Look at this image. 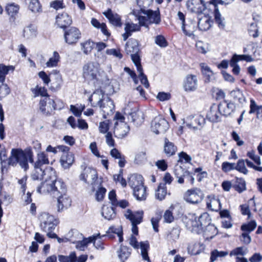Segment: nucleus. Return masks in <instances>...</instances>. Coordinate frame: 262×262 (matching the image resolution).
Listing matches in <instances>:
<instances>
[{
  "label": "nucleus",
  "mask_w": 262,
  "mask_h": 262,
  "mask_svg": "<svg viewBox=\"0 0 262 262\" xmlns=\"http://www.w3.org/2000/svg\"><path fill=\"white\" fill-rule=\"evenodd\" d=\"M50 179L38 186L37 189L39 193H50L54 195H58L66 192L67 188L65 184L61 179H57L55 170L50 171Z\"/></svg>",
  "instance_id": "obj_1"
},
{
  "label": "nucleus",
  "mask_w": 262,
  "mask_h": 262,
  "mask_svg": "<svg viewBox=\"0 0 262 262\" xmlns=\"http://www.w3.org/2000/svg\"><path fill=\"white\" fill-rule=\"evenodd\" d=\"M0 160L2 164L8 161L9 165L15 166L19 163L20 167L25 170L29 168L26 153L20 148H13L11 151V156L8 159L6 149H2L0 151Z\"/></svg>",
  "instance_id": "obj_2"
},
{
  "label": "nucleus",
  "mask_w": 262,
  "mask_h": 262,
  "mask_svg": "<svg viewBox=\"0 0 262 262\" xmlns=\"http://www.w3.org/2000/svg\"><path fill=\"white\" fill-rule=\"evenodd\" d=\"M130 14L137 17L141 25L146 27L152 24L158 25L161 22L160 13L159 10L153 11L147 9L140 13L137 9L134 8L132 10Z\"/></svg>",
  "instance_id": "obj_3"
},
{
  "label": "nucleus",
  "mask_w": 262,
  "mask_h": 262,
  "mask_svg": "<svg viewBox=\"0 0 262 262\" xmlns=\"http://www.w3.org/2000/svg\"><path fill=\"white\" fill-rule=\"evenodd\" d=\"M125 217L129 220L132 225V232L136 235L138 234V228L137 225L142 222L143 211H138L136 212H132L131 210L127 209L124 214Z\"/></svg>",
  "instance_id": "obj_4"
},
{
  "label": "nucleus",
  "mask_w": 262,
  "mask_h": 262,
  "mask_svg": "<svg viewBox=\"0 0 262 262\" xmlns=\"http://www.w3.org/2000/svg\"><path fill=\"white\" fill-rule=\"evenodd\" d=\"M40 227L43 231H52L57 225V222L53 215L43 212L39 216Z\"/></svg>",
  "instance_id": "obj_5"
},
{
  "label": "nucleus",
  "mask_w": 262,
  "mask_h": 262,
  "mask_svg": "<svg viewBox=\"0 0 262 262\" xmlns=\"http://www.w3.org/2000/svg\"><path fill=\"white\" fill-rule=\"evenodd\" d=\"M174 173L176 177L178 179V183L182 184L186 182L193 184L194 181V178L192 177L191 173L188 171L183 168L181 166L177 165L174 167Z\"/></svg>",
  "instance_id": "obj_6"
},
{
  "label": "nucleus",
  "mask_w": 262,
  "mask_h": 262,
  "mask_svg": "<svg viewBox=\"0 0 262 262\" xmlns=\"http://www.w3.org/2000/svg\"><path fill=\"white\" fill-rule=\"evenodd\" d=\"M99 64L90 62H88L83 67V76L88 80L96 79L99 73Z\"/></svg>",
  "instance_id": "obj_7"
},
{
  "label": "nucleus",
  "mask_w": 262,
  "mask_h": 262,
  "mask_svg": "<svg viewBox=\"0 0 262 262\" xmlns=\"http://www.w3.org/2000/svg\"><path fill=\"white\" fill-rule=\"evenodd\" d=\"M184 123L189 128L199 129L203 127L205 123L204 117L200 115H190L184 120Z\"/></svg>",
  "instance_id": "obj_8"
},
{
  "label": "nucleus",
  "mask_w": 262,
  "mask_h": 262,
  "mask_svg": "<svg viewBox=\"0 0 262 262\" xmlns=\"http://www.w3.org/2000/svg\"><path fill=\"white\" fill-rule=\"evenodd\" d=\"M151 128L156 134H163L168 128V123L162 117H156L151 122Z\"/></svg>",
  "instance_id": "obj_9"
},
{
  "label": "nucleus",
  "mask_w": 262,
  "mask_h": 262,
  "mask_svg": "<svg viewBox=\"0 0 262 262\" xmlns=\"http://www.w3.org/2000/svg\"><path fill=\"white\" fill-rule=\"evenodd\" d=\"M203 192L198 188L188 190L184 195L185 200L191 204H198L201 202L203 198Z\"/></svg>",
  "instance_id": "obj_10"
},
{
  "label": "nucleus",
  "mask_w": 262,
  "mask_h": 262,
  "mask_svg": "<svg viewBox=\"0 0 262 262\" xmlns=\"http://www.w3.org/2000/svg\"><path fill=\"white\" fill-rule=\"evenodd\" d=\"M80 37L81 33L76 27H71L64 31V40L69 45L75 44Z\"/></svg>",
  "instance_id": "obj_11"
},
{
  "label": "nucleus",
  "mask_w": 262,
  "mask_h": 262,
  "mask_svg": "<svg viewBox=\"0 0 262 262\" xmlns=\"http://www.w3.org/2000/svg\"><path fill=\"white\" fill-rule=\"evenodd\" d=\"M198 87V79L197 76L193 74H188L186 76L183 81V88L187 92L195 91Z\"/></svg>",
  "instance_id": "obj_12"
},
{
  "label": "nucleus",
  "mask_w": 262,
  "mask_h": 262,
  "mask_svg": "<svg viewBox=\"0 0 262 262\" xmlns=\"http://www.w3.org/2000/svg\"><path fill=\"white\" fill-rule=\"evenodd\" d=\"M129 130V126L124 122L116 121L115 123L114 134L118 138L122 139L125 137Z\"/></svg>",
  "instance_id": "obj_13"
},
{
  "label": "nucleus",
  "mask_w": 262,
  "mask_h": 262,
  "mask_svg": "<svg viewBox=\"0 0 262 262\" xmlns=\"http://www.w3.org/2000/svg\"><path fill=\"white\" fill-rule=\"evenodd\" d=\"M97 173L96 171L91 168H85L83 172L80 176L81 180L85 183L93 184L97 179Z\"/></svg>",
  "instance_id": "obj_14"
},
{
  "label": "nucleus",
  "mask_w": 262,
  "mask_h": 262,
  "mask_svg": "<svg viewBox=\"0 0 262 262\" xmlns=\"http://www.w3.org/2000/svg\"><path fill=\"white\" fill-rule=\"evenodd\" d=\"M107 96L102 90L97 89L89 98V101L93 107H97L103 102V99Z\"/></svg>",
  "instance_id": "obj_15"
},
{
  "label": "nucleus",
  "mask_w": 262,
  "mask_h": 262,
  "mask_svg": "<svg viewBox=\"0 0 262 262\" xmlns=\"http://www.w3.org/2000/svg\"><path fill=\"white\" fill-rule=\"evenodd\" d=\"M102 14L108 19L112 25L116 27H121L122 23L120 16L117 13L114 12L111 9H108Z\"/></svg>",
  "instance_id": "obj_16"
},
{
  "label": "nucleus",
  "mask_w": 262,
  "mask_h": 262,
  "mask_svg": "<svg viewBox=\"0 0 262 262\" xmlns=\"http://www.w3.org/2000/svg\"><path fill=\"white\" fill-rule=\"evenodd\" d=\"M217 106L220 113L224 116L230 115L235 109V104L227 100H224L221 102Z\"/></svg>",
  "instance_id": "obj_17"
},
{
  "label": "nucleus",
  "mask_w": 262,
  "mask_h": 262,
  "mask_svg": "<svg viewBox=\"0 0 262 262\" xmlns=\"http://www.w3.org/2000/svg\"><path fill=\"white\" fill-rule=\"evenodd\" d=\"M181 28L186 35L189 37L194 36V32L197 28L196 21L191 19H188L187 23L182 25Z\"/></svg>",
  "instance_id": "obj_18"
},
{
  "label": "nucleus",
  "mask_w": 262,
  "mask_h": 262,
  "mask_svg": "<svg viewBox=\"0 0 262 262\" xmlns=\"http://www.w3.org/2000/svg\"><path fill=\"white\" fill-rule=\"evenodd\" d=\"M221 115L222 114L219 112L217 105L214 103L210 106L206 117L210 121L216 122L220 120Z\"/></svg>",
  "instance_id": "obj_19"
},
{
  "label": "nucleus",
  "mask_w": 262,
  "mask_h": 262,
  "mask_svg": "<svg viewBox=\"0 0 262 262\" xmlns=\"http://www.w3.org/2000/svg\"><path fill=\"white\" fill-rule=\"evenodd\" d=\"M105 115H109L113 113L115 108L113 101L108 97H105L103 102L98 106Z\"/></svg>",
  "instance_id": "obj_20"
},
{
  "label": "nucleus",
  "mask_w": 262,
  "mask_h": 262,
  "mask_svg": "<svg viewBox=\"0 0 262 262\" xmlns=\"http://www.w3.org/2000/svg\"><path fill=\"white\" fill-rule=\"evenodd\" d=\"M34 170L32 173L31 177L33 180H41L43 179L45 175L48 174V177L46 178L50 179V171L54 170L52 168H47L45 170L42 167H34Z\"/></svg>",
  "instance_id": "obj_21"
},
{
  "label": "nucleus",
  "mask_w": 262,
  "mask_h": 262,
  "mask_svg": "<svg viewBox=\"0 0 262 262\" xmlns=\"http://www.w3.org/2000/svg\"><path fill=\"white\" fill-rule=\"evenodd\" d=\"M128 185L133 190L143 186V178L140 174H133L128 178Z\"/></svg>",
  "instance_id": "obj_22"
},
{
  "label": "nucleus",
  "mask_w": 262,
  "mask_h": 262,
  "mask_svg": "<svg viewBox=\"0 0 262 262\" xmlns=\"http://www.w3.org/2000/svg\"><path fill=\"white\" fill-rule=\"evenodd\" d=\"M187 229L192 232L199 234L202 232L200 224L198 220V217L192 216L191 219L188 220L186 223Z\"/></svg>",
  "instance_id": "obj_23"
},
{
  "label": "nucleus",
  "mask_w": 262,
  "mask_h": 262,
  "mask_svg": "<svg viewBox=\"0 0 262 262\" xmlns=\"http://www.w3.org/2000/svg\"><path fill=\"white\" fill-rule=\"evenodd\" d=\"M58 211L60 212L67 209L71 205V199L66 194L62 193L57 200Z\"/></svg>",
  "instance_id": "obj_24"
},
{
  "label": "nucleus",
  "mask_w": 262,
  "mask_h": 262,
  "mask_svg": "<svg viewBox=\"0 0 262 262\" xmlns=\"http://www.w3.org/2000/svg\"><path fill=\"white\" fill-rule=\"evenodd\" d=\"M211 22L208 16L200 15L198 22V28L201 31H206L211 27Z\"/></svg>",
  "instance_id": "obj_25"
},
{
  "label": "nucleus",
  "mask_w": 262,
  "mask_h": 262,
  "mask_svg": "<svg viewBox=\"0 0 262 262\" xmlns=\"http://www.w3.org/2000/svg\"><path fill=\"white\" fill-rule=\"evenodd\" d=\"M56 23L61 28H66L72 24L71 17L67 13H62L57 16Z\"/></svg>",
  "instance_id": "obj_26"
},
{
  "label": "nucleus",
  "mask_w": 262,
  "mask_h": 262,
  "mask_svg": "<svg viewBox=\"0 0 262 262\" xmlns=\"http://www.w3.org/2000/svg\"><path fill=\"white\" fill-rule=\"evenodd\" d=\"M106 236H107L110 238H115L114 234H116L119 237V241L121 243L123 241V230L121 226L115 227L114 226L108 228L106 232Z\"/></svg>",
  "instance_id": "obj_27"
},
{
  "label": "nucleus",
  "mask_w": 262,
  "mask_h": 262,
  "mask_svg": "<svg viewBox=\"0 0 262 262\" xmlns=\"http://www.w3.org/2000/svg\"><path fill=\"white\" fill-rule=\"evenodd\" d=\"M125 51L128 54L139 53L140 49L138 40L134 38L130 39L126 43Z\"/></svg>",
  "instance_id": "obj_28"
},
{
  "label": "nucleus",
  "mask_w": 262,
  "mask_h": 262,
  "mask_svg": "<svg viewBox=\"0 0 262 262\" xmlns=\"http://www.w3.org/2000/svg\"><path fill=\"white\" fill-rule=\"evenodd\" d=\"M102 215L107 220L114 219L116 216V211L114 206L109 207L104 205L102 208Z\"/></svg>",
  "instance_id": "obj_29"
},
{
  "label": "nucleus",
  "mask_w": 262,
  "mask_h": 262,
  "mask_svg": "<svg viewBox=\"0 0 262 262\" xmlns=\"http://www.w3.org/2000/svg\"><path fill=\"white\" fill-rule=\"evenodd\" d=\"M49 164L48 155L44 151H40L37 155V160L34 163V167H42L44 165Z\"/></svg>",
  "instance_id": "obj_30"
},
{
  "label": "nucleus",
  "mask_w": 262,
  "mask_h": 262,
  "mask_svg": "<svg viewBox=\"0 0 262 262\" xmlns=\"http://www.w3.org/2000/svg\"><path fill=\"white\" fill-rule=\"evenodd\" d=\"M94 237L85 238L79 241L77 239L72 238L71 242L73 243H76V248L80 251H84L85 248H86L89 243H92Z\"/></svg>",
  "instance_id": "obj_31"
},
{
  "label": "nucleus",
  "mask_w": 262,
  "mask_h": 262,
  "mask_svg": "<svg viewBox=\"0 0 262 262\" xmlns=\"http://www.w3.org/2000/svg\"><path fill=\"white\" fill-rule=\"evenodd\" d=\"M118 256L121 262H125L130 256L131 250L127 246L121 245L117 251Z\"/></svg>",
  "instance_id": "obj_32"
},
{
  "label": "nucleus",
  "mask_w": 262,
  "mask_h": 262,
  "mask_svg": "<svg viewBox=\"0 0 262 262\" xmlns=\"http://www.w3.org/2000/svg\"><path fill=\"white\" fill-rule=\"evenodd\" d=\"M203 231L204 237L206 239H212L217 233V228L214 225L211 224L207 226Z\"/></svg>",
  "instance_id": "obj_33"
},
{
  "label": "nucleus",
  "mask_w": 262,
  "mask_h": 262,
  "mask_svg": "<svg viewBox=\"0 0 262 262\" xmlns=\"http://www.w3.org/2000/svg\"><path fill=\"white\" fill-rule=\"evenodd\" d=\"M74 155L69 152L66 154H62L61 159L60 162L61 165L65 168H69L74 162Z\"/></svg>",
  "instance_id": "obj_34"
},
{
  "label": "nucleus",
  "mask_w": 262,
  "mask_h": 262,
  "mask_svg": "<svg viewBox=\"0 0 262 262\" xmlns=\"http://www.w3.org/2000/svg\"><path fill=\"white\" fill-rule=\"evenodd\" d=\"M164 141V151L167 156L170 157L174 155L177 150V147L166 138L165 139Z\"/></svg>",
  "instance_id": "obj_35"
},
{
  "label": "nucleus",
  "mask_w": 262,
  "mask_h": 262,
  "mask_svg": "<svg viewBox=\"0 0 262 262\" xmlns=\"http://www.w3.org/2000/svg\"><path fill=\"white\" fill-rule=\"evenodd\" d=\"M203 249V245L200 243L195 242L189 244L187 247L188 253L191 255L200 254Z\"/></svg>",
  "instance_id": "obj_36"
},
{
  "label": "nucleus",
  "mask_w": 262,
  "mask_h": 262,
  "mask_svg": "<svg viewBox=\"0 0 262 262\" xmlns=\"http://www.w3.org/2000/svg\"><path fill=\"white\" fill-rule=\"evenodd\" d=\"M106 235H101L100 233L93 235L90 237H94V239L92 241L93 243L94 246L99 250H103L104 249V243L101 240L102 237H105Z\"/></svg>",
  "instance_id": "obj_37"
},
{
  "label": "nucleus",
  "mask_w": 262,
  "mask_h": 262,
  "mask_svg": "<svg viewBox=\"0 0 262 262\" xmlns=\"http://www.w3.org/2000/svg\"><path fill=\"white\" fill-rule=\"evenodd\" d=\"M167 194V188L165 183H160L156 190L155 197L159 201L163 200Z\"/></svg>",
  "instance_id": "obj_38"
},
{
  "label": "nucleus",
  "mask_w": 262,
  "mask_h": 262,
  "mask_svg": "<svg viewBox=\"0 0 262 262\" xmlns=\"http://www.w3.org/2000/svg\"><path fill=\"white\" fill-rule=\"evenodd\" d=\"M201 72L205 77V82H209L213 76V73L210 68L205 63H201L200 64Z\"/></svg>",
  "instance_id": "obj_39"
},
{
  "label": "nucleus",
  "mask_w": 262,
  "mask_h": 262,
  "mask_svg": "<svg viewBox=\"0 0 262 262\" xmlns=\"http://www.w3.org/2000/svg\"><path fill=\"white\" fill-rule=\"evenodd\" d=\"M207 208L212 211H217L221 208L220 201L218 198H212L207 202Z\"/></svg>",
  "instance_id": "obj_40"
},
{
  "label": "nucleus",
  "mask_w": 262,
  "mask_h": 262,
  "mask_svg": "<svg viewBox=\"0 0 262 262\" xmlns=\"http://www.w3.org/2000/svg\"><path fill=\"white\" fill-rule=\"evenodd\" d=\"M140 248L143 259L146 260L147 262H151L148 255V251L149 249V245L148 242H141L140 243Z\"/></svg>",
  "instance_id": "obj_41"
},
{
  "label": "nucleus",
  "mask_w": 262,
  "mask_h": 262,
  "mask_svg": "<svg viewBox=\"0 0 262 262\" xmlns=\"http://www.w3.org/2000/svg\"><path fill=\"white\" fill-rule=\"evenodd\" d=\"M133 193L137 200L139 201L145 200L147 196L146 187L143 185L133 190Z\"/></svg>",
  "instance_id": "obj_42"
},
{
  "label": "nucleus",
  "mask_w": 262,
  "mask_h": 262,
  "mask_svg": "<svg viewBox=\"0 0 262 262\" xmlns=\"http://www.w3.org/2000/svg\"><path fill=\"white\" fill-rule=\"evenodd\" d=\"M232 187L236 191L242 193L246 189V182L242 178H236Z\"/></svg>",
  "instance_id": "obj_43"
},
{
  "label": "nucleus",
  "mask_w": 262,
  "mask_h": 262,
  "mask_svg": "<svg viewBox=\"0 0 262 262\" xmlns=\"http://www.w3.org/2000/svg\"><path fill=\"white\" fill-rule=\"evenodd\" d=\"M128 119L137 123H142L144 120L143 113L141 111L132 112L129 113Z\"/></svg>",
  "instance_id": "obj_44"
},
{
  "label": "nucleus",
  "mask_w": 262,
  "mask_h": 262,
  "mask_svg": "<svg viewBox=\"0 0 262 262\" xmlns=\"http://www.w3.org/2000/svg\"><path fill=\"white\" fill-rule=\"evenodd\" d=\"M37 35V29L34 26L30 25L24 30L23 36L27 39L35 37Z\"/></svg>",
  "instance_id": "obj_45"
},
{
  "label": "nucleus",
  "mask_w": 262,
  "mask_h": 262,
  "mask_svg": "<svg viewBox=\"0 0 262 262\" xmlns=\"http://www.w3.org/2000/svg\"><path fill=\"white\" fill-rule=\"evenodd\" d=\"M198 220L200 224L201 228L203 231L204 227H207L208 225H210L211 219L207 213H204L202 214L199 217Z\"/></svg>",
  "instance_id": "obj_46"
},
{
  "label": "nucleus",
  "mask_w": 262,
  "mask_h": 262,
  "mask_svg": "<svg viewBox=\"0 0 262 262\" xmlns=\"http://www.w3.org/2000/svg\"><path fill=\"white\" fill-rule=\"evenodd\" d=\"M248 251V248L246 247H238L231 250L229 253V255L230 256H235L237 257L242 256V257H243L247 255Z\"/></svg>",
  "instance_id": "obj_47"
},
{
  "label": "nucleus",
  "mask_w": 262,
  "mask_h": 262,
  "mask_svg": "<svg viewBox=\"0 0 262 262\" xmlns=\"http://www.w3.org/2000/svg\"><path fill=\"white\" fill-rule=\"evenodd\" d=\"M14 67L12 66H6L3 64H0V82L3 83L6 79V76L8 73L9 70L13 71Z\"/></svg>",
  "instance_id": "obj_48"
},
{
  "label": "nucleus",
  "mask_w": 262,
  "mask_h": 262,
  "mask_svg": "<svg viewBox=\"0 0 262 262\" xmlns=\"http://www.w3.org/2000/svg\"><path fill=\"white\" fill-rule=\"evenodd\" d=\"M59 262H76L77 255L75 252H71L69 255H59Z\"/></svg>",
  "instance_id": "obj_49"
},
{
  "label": "nucleus",
  "mask_w": 262,
  "mask_h": 262,
  "mask_svg": "<svg viewBox=\"0 0 262 262\" xmlns=\"http://www.w3.org/2000/svg\"><path fill=\"white\" fill-rule=\"evenodd\" d=\"M60 58L59 53L56 51H54L53 54V56L50 57L46 62V64L47 67L50 68L56 67Z\"/></svg>",
  "instance_id": "obj_50"
},
{
  "label": "nucleus",
  "mask_w": 262,
  "mask_h": 262,
  "mask_svg": "<svg viewBox=\"0 0 262 262\" xmlns=\"http://www.w3.org/2000/svg\"><path fill=\"white\" fill-rule=\"evenodd\" d=\"M19 10V5L14 3L9 4L6 7V11L11 17H14L18 13Z\"/></svg>",
  "instance_id": "obj_51"
},
{
  "label": "nucleus",
  "mask_w": 262,
  "mask_h": 262,
  "mask_svg": "<svg viewBox=\"0 0 262 262\" xmlns=\"http://www.w3.org/2000/svg\"><path fill=\"white\" fill-rule=\"evenodd\" d=\"M95 43L91 40H86L83 42H81V50L85 55L89 54L92 51L94 48Z\"/></svg>",
  "instance_id": "obj_52"
},
{
  "label": "nucleus",
  "mask_w": 262,
  "mask_h": 262,
  "mask_svg": "<svg viewBox=\"0 0 262 262\" xmlns=\"http://www.w3.org/2000/svg\"><path fill=\"white\" fill-rule=\"evenodd\" d=\"M137 4L139 9L138 11L141 12L147 10V9L152 4L153 0H136Z\"/></svg>",
  "instance_id": "obj_53"
},
{
  "label": "nucleus",
  "mask_w": 262,
  "mask_h": 262,
  "mask_svg": "<svg viewBox=\"0 0 262 262\" xmlns=\"http://www.w3.org/2000/svg\"><path fill=\"white\" fill-rule=\"evenodd\" d=\"M32 92L34 94V97H37L39 96L44 97H49L47 93V90L45 87H41L37 85L32 90Z\"/></svg>",
  "instance_id": "obj_54"
},
{
  "label": "nucleus",
  "mask_w": 262,
  "mask_h": 262,
  "mask_svg": "<svg viewBox=\"0 0 262 262\" xmlns=\"http://www.w3.org/2000/svg\"><path fill=\"white\" fill-rule=\"evenodd\" d=\"M141 26H142L140 24H134V23H126L125 25L124 30L132 34L133 32L140 31Z\"/></svg>",
  "instance_id": "obj_55"
},
{
  "label": "nucleus",
  "mask_w": 262,
  "mask_h": 262,
  "mask_svg": "<svg viewBox=\"0 0 262 262\" xmlns=\"http://www.w3.org/2000/svg\"><path fill=\"white\" fill-rule=\"evenodd\" d=\"M228 254L227 251H218L214 250L211 252L210 262H214L218 257H225Z\"/></svg>",
  "instance_id": "obj_56"
},
{
  "label": "nucleus",
  "mask_w": 262,
  "mask_h": 262,
  "mask_svg": "<svg viewBox=\"0 0 262 262\" xmlns=\"http://www.w3.org/2000/svg\"><path fill=\"white\" fill-rule=\"evenodd\" d=\"M215 7L214 12L215 20L220 28L224 29L225 26L224 23V19L222 17L218 8H216V6H215Z\"/></svg>",
  "instance_id": "obj_57"
},
{
  "label": "nucleus",
  "mask_w": 262,
  "mask_h": 262,
  "mask_svg": "<svg viewBox=\"0 0 262 262\" xmlns=\"http://www.w3.org/2000/svg\"><path fill=\"white\" fill-rule=\"evenodd\" d=\"M256 225H257L256 222L253 220L249 222L247 224H245L242 225L241 230L243 231L249 233L255 229Z\"/></svg>",
  "instance_id": "obj_58"
},
{
  "label": "nucleus",
  "mask_w": 262,
  "mask_h": 262,
  "mask_svg": "<svg viewBox=\"0 0 262 262\" xmlns=\"http://www.w3.org/2000/svg\"><path fill=\"white\" fill-rule=\"evenodd\" d=\"M113 178L116 182L120 183L123 187L126 186L127 183L126 180L123 178V169H120L119 173L114 174Z\"/></svg>",
  "instance_id": "obj_59"
},
{
  "label": "nucleus",
  "mask_w": 262,
  "mask_h": 262,
  "mask_svg": "<svg viewBox=\"0 0 262 262\" xmlns=\"http://www.w3.org/2000/svg\"><path fill=\"white\" fill-rule=\"evenodd\" d=\"M248 33L250 36L256 38L258 36V30L257 24L253 22L250 24L248 29Z\"/></svg>",
  "instance_id": "obj_60"
},
{
  "label": "nucleus",
  "mask_w": 262,
  "mask_h": 262,
  "mask_svg": "<svg viewBox=\"0 0 262 262\" xmlns=\"http://www.w3.org/2000/svg\"><path fill=\"white\" fill-rule=\"evenodd\" d=\"M29 8L34 13L41 11V5L38 0H31L29 5Z\"/></svg>",
  "instance_id": "obj_61"
},
{
  "label": "nucleus",
  "mask_w": 262,
  "mask_h": 262,
  "mask_svg": "<svg viewBox=\"0 0 262 262\" xmlns=\"http://www.w3.org/2000/svg\"><path fill=\"white\" fill-rule=\"evenodd\" d=\"M155 43L161 48H165L168 46V42L165 37L162 35H158L155 38Z\"/></svg>",
  "instance_id": "obj_62"
},
{
  "label": "nucleus",
  "mask_w": 262,
  "mask_h": 262,
  "mask_svg": "<svg viewBox=\"0 0 262 262\" xmlns=\"http://www.w3.org/2000/svg\"><path fill=\"white\" fill-rule=\"evenodd\" d=\"M138 53H135L130 54L133 62L136 66L137 71L143 70L142 66L141 65L140 57Z\"/></svg>",
  "instance_id": "obj_63"
},
{
  "label": "nucleus",
  "mask_w": 262,
  "mask_h": 262,
  "mask_svg": "<svg viewBox=\"0 0 262 262\" xmlns=\"http://www.w3.org/2000/svg\"><path fill=\"white\" fill-rule=\"evenodd\" d=\"M197 50L202 53L205 54L209 50V47L207 43H205L202 41H198L195 45Z\"/></svg>",
  "instance_id": "obj_64"
}]
</instances>
